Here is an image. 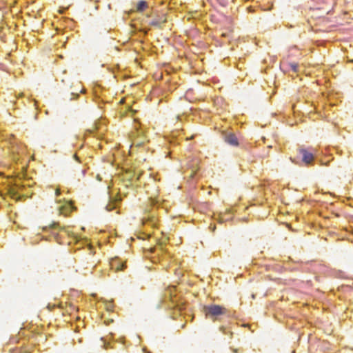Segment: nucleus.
<instances>
[{
	"label": "nucleus",
	"instance_id": "nucleus-1",
	"mask_svg": "<svg viewBox=\"0 0 353 353\" xmlns=\"http://www.w3.org/2000/svg\"><path fill=\"white\" fill-rule=\"evenodd\" d=\"M227 311L228 310L225 307L214 304L205 305L203 307V312L205 316L211 318L213 320L216 319L219 316L225 314Z\"/></svg>",
	"mask_w": 353,
	"mask_h": 353
},
{
	"label": "nucleus",
	"instance_id": "nucleus-2",
	"mask_svg": "<svg viewBox=\"0 0 353 353\" xmlns=\"http://www.w3.org/2000/svg\"><path fill=\"white\" fill-rule=\"evenodd\" d=\"M314 150H309L304 148H300L298 149L299 154L302 155V161L306 165L311 163L314 160Z\"/></svg>",
	"mask_w": 353,
	"mask_h": 353
},
{
	"label": "nucleus",
	"instance_id": "nucleus-3",
	"mask_svg": "<svg viewBox=\"0 0 353 353\" xmlns=\"http://www.w3.org/2000/svg\"><path fill=\"white\" fill-rule=\"evenodd\" d=\"M225 141L230 145L238 146L239 141L236 135L233 133H225L224 135Z\"/></svg>",
	"mask_w": 353,
	"mask_h": 353
},
{
	"label": "nucleus",
	"instance_id": "nucleus-4",
	"mask_svg": "<svg viewBox=\"0 0 353 353\" xmlns=\"http://www.w3.org/2000/svg\"><path fill=\"white\" fill-rule=\"evenodd\" d=\"M111 267H112V268L115 269L116 271L123 270L125 268V263H121L118 260H114L111 263Z\"/></svg>",
	"mask_w": 353,
	"mask_h": 353
},
{
	"label": "nucleus",
	"instance_id": "nucleus-5",
	"mask_svg": "<svg viewBox=\"0 0 353 353\" xmlns=\"http://www.w3.org/2000/svg\"><path fill=\"white\" fill-rule=\"evenodd\" d=\"M148 5L147 1L141 0L137 4V10L138 12H143L148 8Z\"/></svg>",
	"mask_w": 353,
	"mask_h": 353
},
{
	"label": "nucleus",
	"instance_id": "nucleus-6",
	"mask_svg": "<svg viewBox=\"0 0 353 353\" xmlns=\"http://www.w3.org/2000/svg\"><path fill=\"white\" fill-rule=\"evenodd\" d=\"M142 223H143V225H145V224L149 223L152 226H154L155 224H156V220H155V218L154 216H152V217L148 216V218L144 217L142 219Z\"/></svg>",
	"mask_w": 353,
	"mask_h": 353
},
{
	"label": "nucleus",
	"instance_id": "nucleus-7",
	"mask_svg": "<svg viewBox=\"0 0 353 353\" xmlns=\"http://www.w3.org/2000/svg\"><path fill=\"white\" fill-rule=\"evenodd\" d=\"M174 290V287H170L168 289H167L165 290V294H164V298L162 299L161 301H165L166 299L167 298H169L170 299H172V291ZM172 302H173L172 300H171Z\"/></svg>",
	"mask_w": 353,
	"mask_h": 353
},
{
	"label": "nucleus",
	"instance_id": "nucleus-8",
	"mask_svg": "<svg viewBox=\"0 0 353 353\" xmlns=\"http://www.w3.org/2000/svg\"><path fill=\"white\" fill-rule=\"evenodd\" d=\"M149 25L152 26L157 27V28L161 27V23L157 19L152 20L151 21L149 22Z\"/></svg>",
	"mask_w": 353,
	"mask_h": 353
},
{
	"label": "nucleus",
	"instance_id": "nucleus-9",
	"mask_svg": "<svg viewBox=\"0 0 353 353\" xmlns=\"http://www.w3.org/2000/svg\"><path fill=\"white\" fill-rule=\"evenodd\" d=\"M8 194L13 199L16 198L17 196V192L16 190L12 188H10L8 190Z\"/></svg>",
	"mask_w": 353,
	"mask_h": 353
},
{
	"label": "nucleus",
	"instance_id": "nucleus-10",
	"mask_svg": "<svg viewBox=\"0 0 353 353\" xmlns=\"http://www.w3.org/2000/svg\"><path fill=\"white\" fill-rule=\"evenodd\" d=\"M105 208L108 211H111L115 208V203H110L107 205Z\"/></svg>",
	"mask_w": 353,
	"mask_h": 353
},
{
	"label": "nucleus",
	"instance_id": "nucleus-11",
	"mask_svg": "<svg viewBox=\"0 0 353 353\" xmlns=\"http://www.w3.org/2000/svg\"><path fill=\"white\" fill-rule=\"evenodd\" d=\"M51 228H58L59 227V225L58 223L54 222L51 225Z\"/></svg>",
	"mask_w": 353,
	"mask_h": 353
},
{
	"label": "nucleus",
	"instance_id": "nucleus-12",
	"mask_svg": "<svg viewBox=\"0 0 353 353\" xmlns=\"http://www.w3.org/2000/svg\"><path fill=\"white\" fill-rule=\"evenodd\" d=\"M55 194L57 196H58L60 194V190L59 189H57L55 191Z\"/></svg>",
	"mask_w": 353,
	"mask_h": 353
},
{
	"label": "nucleus",
	"instance_id": "nucleus-13",
	"mask_svg": "<svg viewBox=\"0 0 353 353\" xmlns=\"http://www.w3.org/2000/svg\"><path fill=\"white\" fill-rule=\"evenodd\" d=\"M298 68H296V67L292 68V71H293V72H296L299 71V70H297Z\"/></svg>",
	"mask_w": 353,
	"mask_h": 353
},
{
	"label": "nucleus",
	"instance_id": "nucleus-14",
	"mask_svg": "<svg viewBox=\"0 0 353 353\" xmlns=\"http://www.w3.org/2000/svg\"><path fill=\"white\" fill-rule=\"evenodd\" d=\"M221 219L223 221L228 220L229 218L221 217Z\"/></svg>",
	"mask_w": 353,
	"mask_h": 353
},
{
	"label": "nucleus",
	"instance_id": "nucleus-15",
	"mask_svg": "<svg viewBox=\"0 0 353 353\" xmlns=\"http://www.w3.org/2000/svg\"><path fill=\"white\" fill-rule=\"evenodd\" d=\"M290 66L294 67V66H298V65L296 63H293V64H291Z\"/></svg>",
	"mask_w": 353,
	"mask_h": 353
},
{
	"label": "nucleus",
	"instance_id": "nucleus-16",
	"mask_svg": "<svg viewBox=\"0 0 353 353\" xmlns=\"http://www.w3.org/2000/svg\"><path fill=\"white\" fill-rule=\"evenodd\" d=\"M194 172H192L191 173L190 177H192H192H194Z\"/></svg>",
	"mask_w": 353,
	"mask_h": 353
},
{
	"label": "nucleus",
	"instance_id": "nucleus-17",
	"mask_svg": "<svg viewBox=\"0 0 353 353\" xmlns=\"http://www.w3.org/2000/svg\"><path fill=\"white\" fill-rule=\"evenodd\" d=\"M0 196L3 197L4 194L1 192H0Z\"/></svg>",
	"mask_w": 353,
	"mask_h": 353
},
{
	"label": "nucleus",
	"instance_id": "nucleus-18",
	"mask_svg": "<svg viewBox=\"0 0 353 353\" xmlns=\"http://www.w3.org/2000/svg\"><path fill=\"white\" fill-rule=\"evenodd\" d=\"M233 352H234V353H237V350H236V349H234V350H233Z\"/></svg>",
	"mask_w": 353,
	"mask_h": 353
},
{
	"label": "nucleus",
	"instance_id": "nucleus-19",
	"mask_svg": "<svg viewBox=\"0 0 353 353\" xmlns=\"http://www.w3.org/2000/svg\"><path fill=\"white\" fill-rule=\"evenodd\" d=\"M170 68V69H172V70L175 71L174 68L171 67V68Z\"/></svg>",
	"mask_w": 353,
	"mask_h": 353
},
{
	"label": "nucleus",
	"instance_id": "nucleus-20",
	"mask_svg": "<svg viewBox=\"0 0 353 353\" xmlns=\"http://www.w3.org/2000/svg\"><path fill=\"white\" fill-rule=\"evenodd\" d=\"M74 157H75V159H76L77 160H78V161H79L77 156L74 155Z\"/></svg>",
	"mask_w": 353,
	"mask_h": 353
},
{
	"label": "nucleus",
	"instance_id": "nucleus-21",
	"mask_svg": "<svg viewBox=\"0 0 353 353\" xmlns=\"http://www.w3.org/2000/svg\"><path fill=\"white\" fill-rule=\"evenodd\" d=\"M101 66L103 67V66H105V64H101Z\"/></svg>",
	"mask_w": 353,
	"mask_h": 353
}]
</instances>
